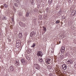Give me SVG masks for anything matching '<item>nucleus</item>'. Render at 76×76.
<instances>
[{"label": "nucleus", "instance_id": "1", "mask_svg": "<svg viewBox=\"0 0 76 76\" xmlns=\"http://www.w3.org/2000/svg\"><path fill=\"white\" fill-rule=\"evenodd\" d=\"M34 67L36 69H37V70H39V69H40L39 66V65L37 64H34Z\"/></svg>", "mask_w": 76, "mask_h": 76}, {"label": "nucleus", "instance_id": "2", "mask_svg": "<svg viewBox=\"0 0 76 76\" xmlns=\"http://www.w3.org/2000/svg\"><path fill=\"white\" fill-rule=\"evenodd\" d=\"M37 56H40V57H42V56H43V54L41 51H39L37 52Z\"/></svg>", "mask_w": 76, "mask_h": 76}, {"label": "nucleus", "instance_id": "3", "mask_svg": "<svg viewBox=\"0 0 76 76\" xmlns=\"http://www.w3.org/2000/svg\"><path fill=\"white\" fill-rule=\"evenodd\" d=\"M50 61H51V58H47V59L46 60V63L48 64H50Z\"/></svg>", "mask_w": 76, "mask_h": 76}, {"label": "nucleus", "instance_id": "4", "mask_svg": "<svg viewBox=\"0 0 76 76\" xmlns=\"http://www.w3.org/2000/svg\"><path fill=\"white\" fill-rule=\"evenodd\" d=\"M21 61L22 63H24V65H26L27 63L26 62V61L23 58H21Z\"/></svg>", "mask_w": 76, "mask_h": 76}, {"label": "nucleus", "instance_id": "5", "mask_svg": "<svg viewBox=\"0 0 76 76\" xmlns=\"http://www.w3.org/2000/svg\"><path fill=\"white\" fill-rule=\"evenodd\" d=\"M64 51H65V48L64 46H62L61 48V53H64Z\"/></svg>", "mask_w": 76, "mask_h": 76}, {"label": "nucleus", "instance_id": "6", "mask_svg": "<svg viewBox=\"0 0 76 76\" xmlns=\"http://www.w3.org/2000/svg\"><path fill=\"white\" fill-rule=\"evenodd\" d=\"M76 14V11L75 10H74L72 11V13H71V15H72L73 16H75Z\"/></svg>", "mask_w": 76, "mask_h": 76}, {"label": "nucleus", "instance_id": "7", "mask_svg": "<svg viewBox=\"0 0 76 76\" xmlns=\"http://www.w3.org/2000/svg\"><path fill=\"white\" fill-rule=\"evenodd\" d=\"M62 69H63L64 70H66V69H67V65H66L65 64H64L62 66Z\"/></svg>", "mask_w": 76, "mask_h": 76}, {"label": "nucleus", "instance_id": "8", "mask_svg": "<svg viewBox=\"0 0 76 76\" xmlns=\"http://www.w3.org/2000/svg\"><path fill=\"white\" fill-rule=\"evenodd\" d=\"M34 35H35V33H34V31H32L30 33V37H33Z\"/></svg>", "mask_w": 76, "mask_h": 76}, {"label": "nucleus", "instance_id": "9", "mask_svg": "<svg viewBox=\"0 0 76 76\" xmlns=\"http://www.w3.org/2000/svg\"><path fill=\"white\" fill-rule=\"evenodd\" d=\"M73 63V61L72 60H70L69 61H67V63L68 64H72Z\"/></svg>", "mask_w": 76, "mask_h": 76}, {"label": "nucleus", "instance_id": "10", "mask_svg": "<svg viewBox=\"0 0 76 76\" xmlns=\"http://www.w3.org/2000/svg\"><path fill=\"white\" fill-rule=\"evenodd\" d=\"M46 12L47 13H49L50 11V8L49 7H47L46 9Z\"/></svg>", "mask_w": 76, "mask_h": 76}, {"label": "nucleus", "instance_id": "11", "mask_svg": "<svg viewBox=\"0 0 76 76\" xmlns=\"http://www.w3.org/2000/svg\"><path fill=\"white\" fill-rule=\"evenodd\" d=\"M10 69L11 71H13V70H14V68L12 66H10Z\"/></svg>", "mask_w": 76, "mask_h": 76}, {"label": "nucleus", "instance_id": "12", "mask_svg": "<svg viewBox=\"0 0 76 76\" xmlns=\"http://www.w3.org/2000/svg\"><path fill=\"white\" fill-rule=\"evenodd\" d=\"M18 36L19 38H21L22 37V33H20L18 34Z\"/></svg>", "mask_w": 76, "mask_h": 76}, {"label": "nucleus", "instance_id": "13", "mask_svg": "<svg viewBox=\"0 0 76 76\" xmlns=\"http://www.w3.org/2000/svg\"><path fill=\"white\" fill-rule=\"evenodd\" d=\"M29 15V12H27L26 14V17H28Z\"/></svg>", "mask_w": 76, "mask_h": 76}, {"label": "nucleus", "instance_id": "14", "mask_svg": "<svg viewBox=\"0 0 76 76\" xmlns=\"http://www.w3.org/2000/svg\"><path fill=\"white\" fill-rule=\"evenodd\" d=\"M39 62H40L41 63H42V62H43V60L42 58H39Z\"/></svg>", "mask_w": 76, "mask_h": 76}, {"label": "nucleus", "instance_id": "15", "mask_svg": "<svg viewBox=\"0 0 76 76\" xmlns=\"http://www.w3.org/2000/svg\"><path fill=\"white\" fill-rule=\"evenodd\" d=\"M20 44V43H16V47L17 48H19V47H20V46L19 45Z\"/></svg>", "mask_w": 76, "mask_h": 76}, {"label": "nucleus", "instance_id": "16", "mask_svg": "<svg viewBox=\"0 0 76 76\" xmlns=\"http://www.w3.org/2000/svg\"><path fill=\"white\" fill-rule=\"evenodd\" d=\"M58 16H60L61 15V11H60L57 14Z\"/></svg>", "mask_w": 76, "mask_h": 76}, {"label": "nucleus", "instance_id": "17", "mask_svg": "<svg viewBox=\"0 0 76 76\" xmlns=\"http://www.w3.org/2000/svg\"><path fill=\"white\" fill-rule=\"evenodd\" d=\"M48 69L50 70V69H52V66H48Z\"/></svg>", "mask_w": 76, "mask_h": 76}, {"label": "nucleus", "instance_id": "18", "mask_svg": "<svg viewBox=\"0 0 76 76\" xmlns=\"http://www.w3.org/2000/svg\"><path fill=\"white\" fill-rule=\"evenodd\" d=\"M36 45V44H35V43H33V45H32L31 46V47H33V48H34V47H35V46Z\"/></svg>", "mask_w": 76, "mask_h": 76}, {"label": "nucleus", "instance_id": "19", "mask_svg": "<svg viewBox=\"0 0 76 76\" xmlns=\"http://www.w3.org/2000/svg\"><path fill=\"white\" fill-rule=\"evenodd\" d=\"M6 17L5 16H4L3 17V20H6Z\"/></svg>", "mask_w": 76, "mask_h": 76}, {"label": "nucleus", "instance_id": "20", "mask_svg": "<svg viewBox=\"0 0 76 76\" xmlns=\"http://www.w3.org/2000/svg\"><path fill=\"white\" fill-rule=\"evenodd\" d=\"M26 59L28 60H30V57L28 56L26 57Z\"/></svg>", "mask_w": 76, "mask_h": 76}, {"label": "nucleus", "instance_id": "21", "mask_svg": "<svg viewBox=\"0 0 76 76\" xmlns=\"http://www.w3.org/2000/svg\"><path fill=\"white\" fill-rule=\"evenodd\" d=\"M4 6H5V8H6L7 7H8V5H7V4H4Z\"/></svg>", "mask_w": 76, "mask_h": 76}, {"label": "nucleus", "instance_id": "22", "mask_svg": "<svg viewBox=\"0 0 76 76\" xmlns=\"http://www.w3.org/2000/svg\"><path fill=\"white\" fill-rule=\"evenodd\" d=\"M48 2H49V4H51L52 3V0H49Z\"/></svg>", "mask_w": 76, "mask_h": 76}, {"label": "nucleus", "instance_id": "23", "mask_svg": "<svg viewBox=\"0 0 76 76\" xmlns=\"http://www.w3.org/2000/svg\"><path fill=\"white\" fill-rule=\"evenodd\" d=\"M72 22L71 21H69L68 22V25H71L72 24Z\"/></svg>", "mask_w": 76, "mask_h": 76}, {"label": "nucleus", "instance_id": "24", "mask_svg": "<svg viewBox=\"0 0 76 76\" xmlns=\"http://www.w3.org/2000/svg\"><path fill=\"white\" fill-rule=\"evenodd\" d=\"M16 44H20V41L19 40H18L17 41Z\"/></svg>", "mask_w": 76, "mask_h": 76}, {"label": "nucleus", "instance_id": "25", "mask_svg": "<svg viewBox=\"0 0 76 76\" xmlns=\"http://www.w3.org/2000/svg\"><path fill=\"white\" fill-rule=\"evenodd\" d=\"M60 20H57L56 21V23H60Z\"/></svg>", "mask_w": 76, "mask_h": 76}, {"label": "nucleus", "instance_id": "26", "mask_svg": "<svg viewBox=\"0 0 76 76\" xmlns=\"http://www.w3.org/2000/svg\"><path fill=\"white\" fill-rule=\"evenodd\" d=\"M19 15H20V16H22V13L21 12H20L19 13H18Z\"/></svg>", "mask_w": 76, "mask_h": 76}, {"label": "nucleus", "instance_id": "27", "mask_svg": "<svg viewBox=\"0 0 76 76\" xmlns=\"http://www.w3.org/2000/svg\"><path fill=\"white\" fill-rule=\"evenodd\" d=\"M14 6H16V7H18V4H16V3H15L14 4Z\"/></svg>", "mask_w": 76, "mask_h": 76}, {"label": "nucleus", "instance_id": "28", "mask_svg": "<svg viewBox=\"0 0 76 76\" xmlns=\"http://www.w3.org/2000/svg\"><path fill=\"white\" fill-rule=\"evenodd\" d=\"M43 31H45V32H46V28H43Z\"/></svg>", "mask_w": 76, "mask_h": 76}, {"label": "nucleus", "instance_id": "29", "mask_svg": "<svg viewBox=\"0 0 76 76\" xmlns=\"http://www.w3.org/2000/svg\"><path fill=\"white\" fill-rule=\"evenodd\" d=\"M1 9H3V8H4V6L2 5L1 6Z\"/></svg>", "mask_w": 76, "mask_h": 76}, {"label": "nucleus", "instance_id": "30", "mask_svg": "<svg viewBox=\"0 0 76 76\" xmlns=\"http://www.w3.org/2000/svg\"><path fill=\"white\" fill-rule=\"evenodd\" d=\"M49 76H53V75L52 74H50Z\"/></svg>", "mask_w": 76, "mask_h": 76}, {"label": "nucleus", "instance_id": "31", "mask_svg": "<svg viewBox=\"0 0 76 76\" xmlns=\"http://www.w3.org/2000/svg\"><path fill=\"white\" fill-rule=\"evenodd\" d=\"M8 42L9 43H10V42H11V40L10 39H9Z\"/></svg>", "mask_w": 76, "mask_h": 76}, {"label": "nucleus", "instance_id": "32", "mask_svg": "<svg viewBox=\"0 0 76 76\" xmlns=\"http://www.w3.org/2000/svg\"><path fill=\"white\" fill-rule=\"evenodd\" d=\"M15 1L17 2V3H19V0H15Z\"/></svg>", "mask_w": 76, "mask_h": 76}, {"label": "nucleus", "instance_id": "33", "mask_svg": "<svg viewBox=\"0 0 76 76\" xmlns=\"http://www.w3.org/2000/svg\"><path fill=\"white\" fill-rule=\"evenodd\" d=\"M16 64H17V65L19 64V63H18V62H17V61H16Z\"/></svg>", "mask_w": 76, "mask_h": 76}, {"label": "nucleus", "instance_id": "34", "mask_svg": "<svg viewBox=\"0 0 76 76\" xmlns=\"http://www.w3.org/2000/svg\"><path fill=\"white\" fill-rule=\"evenodd\" d=\"M31 4H33V1H31Z\"/></svg>", "mask_w": 76, "mask_h": 76}, {"label": "nucleus", "instance_id": "35", "mask_svg": "<svg viewBox=\"0 0 76 76\" xmlns=\"http://www.w3.org/2000/svg\"><path fill=\"white\" fill-rule=\"evenodd\" d=\"M75 67H76V64H75L74 65Z\"/></svg>", "mask_w": 76, "mask_h": 76}, {"label": "nucleus", "instance_id": "36", "mask_svg": "<svg viewBox=\"0 0 76 76\" xmlns=\"http://www.w3.org/2000/svg\"><path fill=\"white\" fill-rule=\"evenodd\" d=\"M39 13H42V12H41V11L39 12Z\"/></svg>", "mask_w": 76, "mask_h": 76}, {"label": "nucleus", "instance_id": "37", "mask_svg": "<svg viewBox=\"0 0 76 76\" xmlns=\"http://www.w3.org/2000/svg\"><path fill=\"white\" fill-rule=\"evenodd\" d=\"M43 28H45V27L44 26H43Z\"/></svg>", "mask_w": 76, "mask_h": 76}, {"label": "nucleus", "instance_id": "38", "mask_svg": "<svg viewBox=\"0 0 76 76\" xmlns=\"http://www.w3.org/2000/svg\"><path fill=\"white\" fill-rule=\"evenodd\" d=\"M59 42L60 43H60H61V41H59Z\"/></svg>", "mask_w": 76, "mask_h": 76}, {"label": "nucleus", "instance_id": "39", "mask_svg": "<svg viewBox=\"0 0 76 76\" xmlns=\"http://www.w3.org/2000/svg\"><path fill=\"white\" fill-rule=\"evenodd\" d=\"M28 53H30V52H28Z\"/></svg>", "mask_w": 76, "mask_h": 76}, {"label": "nucleus", "instance_id": "40", "mask_svg": "<svg viewBox=\"0 0 76 76\" xmlns=\"http://www.w3.org/2000/svg\"><path fill=\"white\" fill-rule=\"evenodd\" d=\"M70 0H67V1H69Z\"/></svg>", "mask_w": 76, "mask_h": 76}, {"label": "nucleus", "instance_id": "41", "mask_svg": "<svg viewBox=\"0 0 76 76\" xmlns=\"http://www.w3.org/2000/svg\"><path fill=\"white\" fill-rule=\"evenodd\" d=\"M23 65H24V64H23Z\"/></svg>", "mask_w": 76, "mask_h": 76}]
</instances>
